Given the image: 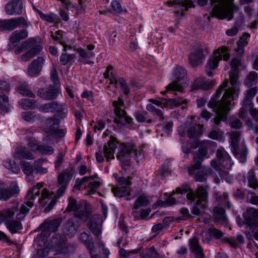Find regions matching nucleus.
<instances>
[{
  "mask_svg": "<svg viewBox=\"0 0 258 258\" xmlns=\"http://www.w3.org/2000/svg\"><path fill=\"white\" fill-rule=\"evenodd\" d=\"M246 179L249 187L256 189L258 188V179L253 170H250L246 174Z\"/></svg>",
  "mask_w": 258,
  "mask_h": 258,
  "instance_id": "obj_37",
  "label": "nucleus"
},
{
  "mask_svg": "<svg viewBox=\"0 0 258 258\" xmlns=\"http://www.w3.org/2000/svg\"><path fill=\"white\" fill-rule=\"evenodd\" d=\"M38 14L41 19L49 23H54L57 17L52 13L50 14H45L41 11H38Z\"/></svg>",
  "mask_w": 258,
  "mask_h": 258,
  "instance_id": "obj_58",
  "label": "nucleus"
},
{
  "mask_svg": "<svg viewBox=\"0 0 258 258\" xmlns=\"http://www.w3.org/2000/svg\"><path fill=\"white\" fill-rule=\"evenodd\" d=\"M113 176L118 184H125L128 182V180H131L132 179V177L131 176H127L126 177H119L117 173H114Z\"/></svg>",
  "mask_w": 258,
  "mask_h": 258,
  "instance_id": "obj_64",
  "label": "nucleus"
},
{
  "mask_svg": "<svg viewBox=\"0 0 258 258\" xmlns=\"http://www.w3.org/2000/svg\"><path fill=\"white\" fill-rule=\"evenodd\" d=\"M231 151L235 157L240 163H244L246 162L248 150L245 146H242L231 149Z\"/></svg>",
  "mask_w": 258,
  "mask_h": 258,
  "instance_id": "obj_31",
  "label": "nucleus"
},
{
  "mask_svg": "<svg viewBox=\"0 0 258 258\" xmlns=\"http://www.w3.org/2000/svg\"><path fill=\"white\" fill-rule=\"evenodd\" d=\"M54 149L51 147L45 145H39L37 152L44 155H50L53 153Z\"/></svg>",
  "mask_w": 258,
  "mask_h": 258,
  "instance_id": "obj_60",
  "label": "nucleus"
},
{
  "mask_svg": "<svg viewBox=\"0 0 258 258\" xmlns=\"http://www.w3.org/2000/svg\"><path fill=\"white\" fill-rule=\"evenodd\" d=\"M16 91L23 96H27L34 98L35 95L30 89L29 87L26 83H23L16 87Z\"/></svg>",
  "mask_w": 258,
  "mask_h": 258,
  "instance_id": "obj_36",
  "label": "nucleus"
},
{
  "mask_svg": "<svg viewBox=\"0 0 258 258\" xmlns=\"http://www.w3.org/2000/svg\"><path fill=\"white\" fill-rule=\"evenodd\" d=\"M3 163L5 167L11 170L13 173L18 174L20 172V168L14 161L10 159H7L3 162Z\"/></svg>",
  "mask_w": 258,
  "mask_h": 258,
  "instance_id": "obj_43",
  "label": "nucleus"
},
{
  "mask_svg": "<svg viewBox=\"0 0 258 258\" xmlns=\"http://www.w3.org/2000/svg\"><path fill=\"white\" fill-rule=\"evenodd\" d=\"M59 93V90L54 86L50 85L46 88H41L38 90L37 95L46 100L55 99Z\"/></svg>",
  "mask_w": 258,
  "mask_h": 258,
  "instance_id": "obj_21",
  "label": "nucleus"
},
{
  "mask_svg": "<svg viewBox=\"0 0 258 258\" xmlns=\"http://www.w3.org/2000/svg\"><path fill=\"white\" fill-rule=\"evenodd\" d=\"M210 52V48L206 44L198 45L194 51L191 52L188 56L189 63L193 67H196L201 64L204 58Z\"/></svg>",
  "mask_w": 258,
  "mask_h": 258,
  "instance_id": "obj_7",
  "label": "nucleus"
},
{
  "mask_svg": "<svg viewBox=\"0 0 258 258\" xmlns=\"http://www.w3.org/2000/svg\"><path fill=\"white\" fill-rule=\"evenodd\" d=\"M131 184V180H128V182L125 184H118L117 186H112L111 191L115 197L118 198L125 197L130 194Z\"/></svg>",
  "mask_w": 258,
  "mask_h": 258,
  "instance_id": "obj_28",
  "label": "nucleus"
},
{
  "mask_svg": "<svg viewBox=\"0 0 258 258\" xmlns=\"http://www.w3.org/2000/svg\"><path fill=\"white\" fill-rule=\"evenodd\" d=\"M174 76L176 80L166 86L167 91H178L181 92L182 86L179 83L180 80L186 76V70L180 66H177L174 71Z\"/></svg>",
  "mask_w": 258,
  "mask_h": 258,
  "instance_id": "obj_15",
  "label": "nucleus"
},
{
  "mask_svg": "<svg viewBox=\"0 0 258 258\" xmlns=\"http://www.w3.org/2000/svg\"><path fill=\"white\" fill-rule=\"evenodd\" d=\"M0 108L5 112H8L10 110L9 98L6 95L0 96Z\"/></svg>",
  "mask_w": 258,
  "mask_h": 258,
  "instance_id": "obj_53",
  "label": "nucleus"
},
{
  "mask_svg": "<svg viewBox=\"0 0 258 258\" xmlns=\"http://www.w3.org/2000/svg\"><path fill=\"white\" fill-rule=\"evenodd\" d=\"M77 231V228L75 224L71 220H68L65 225V232L71 236L74 235Z\"/></svg>",
  "mask_w": 258,
  "mask_h": 258,
  "instance_id": "obj_54",
  "label": "nucleus"
},
{
  "mask_svg": "<svg viewBox=\"0 0 258 258\" xmlns=\"http://www.w3.org/2000/svg\"><path fill=\"white\" fill-rule=\"evenodd\" d=\"M250 37V34L247 33H244L240 37L239 40L237 43V48L235 49L237 52V55L241 56L244 52V47L247 44V39Z\"/></svg>",
  "mask_w": 258,
  "mask_h": 258,
  "instance_id": "obj_34",
  "label": "nucleus"
},
{
  "mask_svg": "<svg viewBox=\"0 0 258 258\" xmlns=\"http://www.w3.org/2000/svg\"><path fill=\"white\" fill-rule=\"evenodd\" d=\"M36 42V41L35 38H31L23 42L20 46L18 47L16 49L15 51V53L16 54H19L25 50L31 48L35 44Z\"/></svg>",
  "mask_w": 258,
  "mask_h": 258,
  "instance_id": "obj_38",
  "label": "nucleus"
},
{
  "mask_svg": "<svg viewBox=\"0 0 258 258\" xmlns=\"http://www.w3.org/2000/svg\"><path fill=\"white\" fill-rule=\"evenodd\" d=\"M91 214V208L86 201H83L79 203V206L74 213L76 218L82 220H87Z\"/></svg>",
  "mask_w": 258,
  "mask_h": 258,
  "instance_id": "obj_17",
  "label": "nucleus"
},
{
  "mask_svg": "<svg viewBox=\"0 0 258 258\" xmlns=\"http://www.w3.org/2000/svg\"><path fill=\"white\" fill-rule=\"evenodd\" d=\"M241 137V133L239 131H233L230 133V138L231 140V149L240 147L238 145Z\"/></svg>",
  "mask_w": 258,
  "mask_h": 258,
  "instance_id": "obj_48",
  "label": "nucleus"
},
{
  "mask_svg": "<svg viewBox=\"0 0 258 258\" xmlns=\"http://www.w3.org/2000/svg\"><path fill=\"white\" fill-rule=\"evenodd\" d=\"M245 225L250 229L258 228V210L254 208H247L242 215Z\"/></svg>",
  "mask_w": 258,
  "mask_h": 258,
  "instance_id": "obj_13",
  "label": "nucleus"
},
{
  "mask_svg": "<svg viewBox=\"0 0 258 258\" xmlns=\"http://www.w3.org/2000/svg\"><path fill=\"white\" fill-rule=\"evenodd\" d=\"M20 188L17 181L11 182L9 188L5 186L3 182L0 181V200L7 201L12 197H16L20 192Z\"/></svg>",
  "mask_w": 258,
  "mask_h": 258,
  "instance_id": "obj_10",
  "label": "nucleus"
},
{
  "mask_svg": "<svg viewBox=\"0 0 258 258\" xmlns=\"http://www.w3.org/2000/svg\"><path fill=\"white\" fill-rule=\"evenodd\" d=\"M21 117L26 121L32 122L35 121L36 115L31 111H25L21 113Z\"/></svg>",
  "mask_w": 258,
  "mask_h": 258,
  "instance_id": "obj_63",
  "label": "nucleus"
},
{
  "mask_svg": "<svg viewBox=\"0 0 258 258\" xmlns=\"http://www.w3.org/2000/svg\"><path fill=\"white\" fill-rule=\"evenodd\" d=\"M6 13L10 15H20L23 12V5L21 0H13L6 4Z\"/></svg>",
  "mask_w": 258,
  "mask_h": 258,
  "instance_id": "obj_23",
  "label": "nucleus"
},
{
  "mask_svg": "<svg viewBox=\"0 0 258 258\" xmlns=\"http://www.w3.org/2000/svg\"><path fill=\"white\" fill-rule=\"evenodd\" d=\"M70 172L68 170L61 172L57 177V187L56 194L50 193L46 188H43L41 191V197L39 199V203L44 207H46L50 211L56 204L57 200L62 197L69 183L68 180Z\"/></svg>",
  "mask_w": 258,
  "mask_h": 258,
  "instance_id": "obj_3",
  "label": "nucleus"
},
{
  "mask_svg": "<svg viewBox=\"0 0 258 258\" xmlns=\"http://www.w3.org/2000/svg\"><path fill=\"white\" fill-rule=\"evenodd\" d=\"M149 204V200L145 195H141L136 199L134 209H137L140 207H145Z\"/></svg>",
  "mask_w": 258,
  "mask_h": 258,
  "instance_id": "obj_44",
  "label": "nucleus"
},
{
  "mask_svg": "<svg viewBox=\"0 0 258 258\" xmlns=\"http://www.w3.org/2000/svg\"><path fill=\"white\" fill-rule=\"evenodd\" d=\"M116 143V139L111 136L107 144L103 147V153L108 161L110 159H114V154L117 148Z\"/></svg>",
  "mask_w": 258,
  "mask_h": 258,
  "instance_id": "obj_27",
  "label": "nucleus"
},
{
  "mask_svg": "<svg viewBox=\"0 0 258 258\" xmlns=\"http://www.w3.org/2000/svg\"><path fill=\"white\" fill-rule=\"evenodd\" d=\"M62 221L61 218H57L54 219H46L40 225L42 232L41 235L43 237H48L50 234V232H55Z\"/></svg>",
  "mask_w": 258,
  "mask_h": 258,
  "instance_id": "obj_12",
  "label": "nucleus"
},
{
  "mask_svg": "<svg viewBox=\"0 0 258 258\" xmlns=\"http://www.w3.org/2000/svg\"><path fill=\"white\" fill-rule=\"evenodd\" d=\"M207 154V149L206 145L200 146L198 151L194 154L193 158L194 164L188 167V172L190 175H193L196 170L201 168L202 162Z\"/></svg>",
  "mask_w": 258,
  "mask_h": 258,
  "instance_id": "obj_11",
  "label": "nucleus"
},
{
  "mask_svg": "<svg viewBox=\"0 0 258 258\" xmlns=\"http://www.w3.org/2000/svg\"><path fill=\"white\" fill-rule=\"evenodd\" d=\"M188 242L190 251L196 255L195 258H204L203 250L200 246L197 238L190 239Z\"/></svg>",
  "mask_w": 258,
  "mask_h": 258,
  "instance_id": "obj_32",
  "label": "nucleus"
},
{
  "mask_svg": "<svg viewBox=\"0 0 258 258\" xmlns=\"http://www.w3.org/2000/svg\"><path fill=\"white\" fill-rule=\"evenodd\" d=\"M50 33L51 37L54 40L58 41L63 46V51H67V46L64 45V41L63 40L62 31L58 30L54 33L51 31Z\"/></svg>",
  "mask_w": 258,
  "mask_h": 258,
  "instance_id": "obj_50",
  "label": "nucleus"
},
{
  "mask_svg": "<svg viewBox=\"0 0 258 258\" xmlns=\"http://www.w3.org/2000/svg\"><path fill=\"white\" fill-rule=\"evenodd\" d=\"M20 165L22 166V171L26 175H30L33 174L34 172L33 166L28 162L21 161Z\"/></svg>",
  "mask_w": 258,
  "mask_h": 258,
  "instance_id": "obj_57",
  "label": "nucleus"
},
{
  "mask_svg": "<svg viewBox=\"0 0 258 258\" xmlns=\"http://www.w3.org/2000/svg\"><path fill=\"white\" fill-rule=\"evenodd\" d=\"M44 183L38 182L29 189L27 192L24 204L19 208L18 204L10 208H7L0 211V224L5 223L7 228L12 234L16 233L23 229L21 223L30 210L34 205L31 201L39 197L40 189Z\"/></svg>",
  "mask_w": 258,
  "mask_h": 258,
  "instance_id": "obj_1",
  "label": "nucleus"
},
{
  "mask_svg": "<svg viewBox=\"0 0 258 258\" xmlns=\"http://www.w3.org/2000/svg\"><path fill=\"white\" fill-rule=\"evenodd\" d=\"M20 106L23 109H32L36 106V101L28 99H22L19 101Z\"/></svg>",
  "mask_w": 258,
  "mask_h": 258,
  "instance_id": "obj_49",
  "label": "nucleus"
},
{
  "mask_svg": "<svg viewBox=\"0 0 258 258\" xmlns=\"http://www.w3.org/2000/svg\"><path fill=\"white\" fill-rule=\"evenodd\" d=\"M209 186L200 185L194 191L189 187L187 184H184L176 188L177 194H183L186 193V198L190 203L194 202L196 199L197 205H201V208L204 209L206 207L205 204L208 202Z\"/></svg>",
  "mask_w": 258,
  "mask_h": 258,
  "instance_id": "obj_4",
  "label": "nucleus"
},
{
  "mask_svg": "<svg viewBox=\"0 0 258 258\" xmlns=\"http://www.w3.org/2000/svg\"><path fill=\"white\" fill-rule=\"evenodd\" d=\"M148 112L146 111H136L135 113L134 116L136 120L140 122H146L147 123H150L152 122V120L151 118H147L146 116Z\"/></svg>",
  "mask_w": 258,
  "mask_h": 258,
  "instance_id": "obj_45",
  "label": "nucleus"
},
{
  "mask_svg": "<svg viewBox=\"0 0 258 258\" xmlns=\"http://www.w3.org/2000/svg\"><path fill=\"white\" fill-rule=\"evenodd\" d=\"M80 239L82 242L86 245L89 251L91 258H98L99 256L96 253L94 243L91 241L92 238L89 233L83 232L80 236Z\"/></svg>",
  "mask_w": 258,
  "mask_h": 258,
  "instance_id": "obj_26",
  "label": "nucleus"
},
{
  "mask_svg": "<svg viewBox=\"0 0 258 258\" xmlns=\"http://www.w3.org/2000/svg\"><path fill=\"white\" fill-rule=\"evenodd\" d=\"M118 84L119 85L124 95L126 96H128L131 92V90L126 81L123 78H118Z\"/></svg>",
  "mask_w": 258,
  "mask_h": 258,
  "instance_id": "obj_56",
  "label": "nucleus"
},
{
  "mask_svg": "<svg viewBox=\"0 0 258 258\" xmlns=\"http://www.w3.org/2000/svg\"><path fill=\"white\" fill-rule=\"evenodd\" d=\"M146 109L151 112L152 115L156 116L159 120L162 121L164 119L162 111L160 109L157 108L153 105L151 104H147Z\"/></svg>",
  "mask_w": 258,
  "mask_h": 258,
  "instance_id": "obj_42",
  "label": "nucleus"
},
{
  "mask_svg": "<svg viewBox=\"0 0 258 258\" xmlns=\"http://www.w3.org/2000/svg\"><path fill=\"white\" fill-rule=\"evenodd\" d=\"M221 59L222 54L219 52V50H215L209 57L205 66V72L208 76H212V71L217 68L219 61Z\"/></svg>",
  "mask_w": 258,
  "mask_h": 258,
  "instance_id": "obj_16",
  "label": "nucleus"
},
{
  "mask_svg": "<svg viewBox=\"0 0 258 258\" xmlns=\"http://www.w3.org/2000/svg\"><path fill=\"white\" fill-rule=\"evenodd\" d=\"M67 238L63 234L56 233L54 235L51 240L52 244L57 248L60 249L63 253H67L65 250V248H69L71 251L74 250V245H68L66 243Z\"/></svg>",
  "mask_w": 258,
  "mask_h": 258,
  "instance_id": "obj_20",
  "label": "nucleus"
},
{
  "mask_svg": "<svg viewBox=\"0 0 258 258\" xmlns=\"http://www.w3.org/2000/svg\"><path fill=\"white\" fill-rule=\"evenodd\" d=\"M123 100L120 97H118L117 101H113L112 102V105L114 107V111L116 115L114 120V122L122 125L127 123H131L133 121V118L127 115V113L124 110L120 108V107L123 106Z\"/></svg>",
  "mask_w": 258,
  "mask_h": 258,
  "instance_id": "obj_8",
  "label": "nucleus"
},
{
  "mask_svg": "<svg viewBox=\"0 0 258 258\" xmlns=\"http://www.w3.org/2000/svg\"><path fill=\"white\" fill-rule=\"evenodd\" d=\"M27 36L28 31L27 30H16L12 34L10 40L12 43H15L26 38Z\"/></svg>",
  "mask_w": 258,
  "mask_h": 258,
  "instance_id": "obj_35",
  "label": "nucleus"
},
{
  "mask_svg": "<svg viewBox=\"0 0 258 258\" xmlns=\"http://www.w3.org/2000/svg\"><path fill=\"white\" fill-rule=\"evenodd\" d=\"M215 214V219L220 222H224L226 221L227 218L225 214V210L219 207H216L213 209Z\"/></svg>",
  "mask_w": 258,
  "mask_h": 258,
  "instance_id": "obj_46",
  "label": "nucleus"
},
{
  "mask_svg": "<svg viewBox=\"0 0 258 258\" xmlns=\"http://www.w3.org/2000/svg\"><path fill=\"white\" fill-rule=\"evenodd\" d=\"M78 206H79V203H77L76 200H75L73 198L70 197L69 198V203L68 206L66 209V211H74V212L75 209L78 207Z\"/></svg>",
  "mask_w": 258,
  "mask_h": 258,
  "instance_id": "obj_61",
  "label": "nucleus"
},
{
  "mask_svg": "<svg viewBox=\"0 0 258 258\" xmlns=\"http://www.w3.org/2000/svg\"><path fill=\"white\" fill-rule=\"evenodd\" d=\"M257 74L255 72L249 73L245 79V85L246 86H257Z\"/></svg>",
  "mask_w": 258,
  "mask_h": 258,
  "instance_id": "obj_41",
  "label": "nucleus"
},
{
  "mask_svg": "<svg viewBox=\"0 0 258 258\" xmlns=\"http://www.w3.org/2000/svg\"><path fill=\"white\" fill-rule=\"evenodd\" d=\"M77 52L80 57L82 58H90L94 56V53L92 51H87L82 48H78Z\"/></svg>",
  "mask_w": 258,
  "mask_h": 258,
  "instance_id": "obj_62",
  "label": "nucleus"
},
{
  "mask_svg": "<svg viewBox=\"0 0 258 258\" xmlns=\"http://www.w3.org/2000/svg\"><path fill=\"white\" fill-rule=\"evenodd\" d=\"M42 46L36 45L21 56L20 59L22 61H27L31 58L34 57L42 50Z\"/></svg>",
  "mask_w": 258,
  "mask_h": 258,
  "instance_id": "obj_33",
  "label": "nucleus"
},
{
  "mask_svg": "<svg viewBox=\"0 0 258 258\" xmlns=\"http://www.w3.org/2000/svg\"><path fill=\"white\" fill-rule=\"evenodd\" d=\"M216 157L220 160L221 167L227 170H230L234 164L229 154L223 148L216 151Z\"/></svg>",
  "mask_w": 258,
  "mask_h": 258,
  "instance_id": "obj_22",
  "label": "nucleus"
},
{
  "mask_svg": "<svg viewBox=\"0 0 258 258\" xmlns=\"http://www.w3.org/2000/svg\"><path fill=\"white\" fill-rule=\"evenodd\" d=\"M229 78H230V82L231 85H232V87H231V88H229L228 89H226L225 88L227 87V85H228V84H227L226 86H225L224 88L222 93L223 92V91H224V93L223 95V96H224L228 91H229L231 92V96H230V102H231V100L233 98V95H234V92L236 90V87L237 83V80L238 78V71H231L230 72ZM227 80L228 81L227 83H228L229 80L228 79H226L225 80V81L223 82V83L219 87H221L223 85V84ZM219 88L220 87H219Z\"/></svg>",
  "mask_w": 258,
  "mask_h": 258,
  "instance_id": "obj_24",
  "label": "nucleus"
},
{
  "mask_svg": "<svg viewBox=\"0 0 258 258\" xmlns=\"http://www.w3.org/2000/svg\"><path fill=\"white\" fill-rule=\"evenodd\" d=\"M210 1L212 4H216L213 9L212 13L218 19L231 20L233 17V13L239 11V7L233 3L234 0Z\"/></svg>",
  "mask_w": 258,
  "mask_h": 258,
  "instance_id": "obj_5",
  "label": "nucleus"
},
{
  "mask_svg": "<svg viewBox=\"0 0 258 258\" xmlns=\"http://www.w3.org/2000/svg\"><path fill=\"white\" fill-rule=\"evenodd\" d=\"M87 227L91 232L97 237L101 233L102 225L98 215H93L87 223Z\"/></svg>",
  "mask_w": 258,
  "mask_h": 258,
  "instance_id": "obj_25",
  "label": "nucleus"
},
{
  "mask_svg": "<svg viewBox=\"0 0 258 258\" xmlns=\"http://www.w3.org/2000/svg\"><path fill=\"white\" fill-rule=\"evenodd\" d=\"M39 109L44 113L56 112V115L60 118H66L67 115V105L64 103L59 104L57 101L42 104Z\"/></svg>",
  "mask_w": 258,
  "mask_h": 258,
  "instance_id": "obj_9",
  "label": "nucleus"
},
{
  "mask_svg": "<svg viewBox=\"0 0 258 258\" xmlns=\"http://www.w3.org/2000/svg\"><path fill=\"white\" fill-rule=\"evenodd\" d=\"M14 157L19 159L32 160L34 158V155L25 147L22 146H18L16 148L14 153Z\"/></svg>",
  "mask_w": 258,
  "mask_h": 258,
  "instance_id": "obj_30",
  "label": "nucleus"
},
{
  "mask_svg": "<svg viewBox=\"0 0 258 258\" xmlns=\"http://www.w3.org/2000/svg\"><path fill=\"white\" fill-rule=\"evenodd\" d=\"M47 132L53 134L54 131L58 127L59 120L56 118H48L45 120Z\"/></svg>",
  "mask_w": 258,
  "mask_h": 258,
  "instance_id": "obj_39",
  "label": "nucleus"
},
{
  "mask_svg": "<svg viewBox=\"0 0 258 258\" xmlns=\"http://www.w3.org/2000/svg\"><path fill=\"white\" fill-rule=\"evenodd\" d=\"M253 104L245 105L242 104V107L239 111V116L242 119L246 118L247 113L253 108Z\"/></svg>",
  "mask_w": 258,
  "mask_h": 258,
  "instance_id": "obj_59",
  "label": "nucleus"
},
{
  "mask_svg": "<svg viewBox=\"0 0 258 258\" xmlns=\"http://www.w3.org/2000/svg\"><path fill=\"white\" fill-rule=\"evenodd\" d=\"M203 168L202 170L198 171L194 175V179L197 182H204L207 180V170H205Z\"/></svg>",
  "mask_w": 258,
  "mask_h": 258,
  "instance_id": "obj_55",
  "label": "nucleus"
},
{
  "mask_svg": "<svg viewBox=\"0 0 258 258\" xmlns=\"http://www.w3.org/2000/svg\"><path fill=\"white\" fill-rule=\"evenodd\" d=\"M133 147L130 144H121L118 148L116 158L120 161V165L122 170L128 176L134 175L136 172L131 164V154Z\"/></svg>",
  "mask_w": 258,
  "mask_h": 258,
  "instance_id": "obj_6",
  "label": "nucleus"
},
{
  "mask_svg": "<svg viewBox=\"0 0 258 258\" xmlns=\"http://www.w3.org/2000/svg\"><path fill=\"white\" fill-rule=\"evenodd\" d=\"M133 147V149L131 150V152H133L135 160L136 161L137 163H139L144 161L145 155L143 150L140 149L139 150L135 149L134 146L130 144Z\"/></svg>",
  "mask_w": 258,
  "mask_h": 258,
  "instance_id": "obj_51",
  "label": "nucleus"
},
{
  "mask_svg": "<svg viewBox=\"0 0 258 258\" xmlns=\"http://www.w3.org/2000/svg\"><path fill=\"white\" fill-rule=\"evenodd\" d=\"M45 62L43 56H38L34 59L29 65L27 69V73L31 77H38L42 71V67Z\"/></svg>",
  "mask_w": 258,
  "mask_h": 258,
  "instance_id": "obj_19",
  "label": "nucleus"
},
{
  "mask_svg": "<svg viewBox=\"0 0 258 258\" xmlns=\"http://www.w3.org/2000/svg\"><path fill=\"white\" fill-rule=\"evenodd\" d=\"M167 5L169 6L174 7L175 9V13L177 15L183 16L184 12L188 10V8L193 6V3L191 1L188 0H182L177 1H168Z\"/></svg>",
  "mask_w": 258,
  "mask_h": 258,
  "instance_id": "obj_18",
  "label": "nucleus"
},
{
  "mask_svg": "<svg viewBox=\"0 0 258 258\" xmlns=\"http://www.w3.org/2000/svg\"><path fill=\"white\" fill-rule=\"evenodd\" d=\"M44 161L43 159H38L34 161V169L37 173L45 174L47 173V169L42 167Z\"/></svg>",
  "mask_w": 258,
  "mask_h": 258,
  "instance_id": "obj_47",
  "label": "nucleus"
},
{
  "mask_svg": "<svg viewBox=\"0 0 258 258\" xmlns=\"http://www.w3.org/2000/svg\"><path fill=\"white\" fill-rule=\"evenodd\" d=\"M21 26H27V23L23 17L9 20H0V31L12 30Z\"/></svg>",
  "mask_w": 258,
  "mask_h": 258,
  "instance_id": "obj_14",
  "label": "nucleus"
},
{
  "mask_svg": "<svg viewBox=\"0 0 258 258\" xmlns=\"http://www.w3.org/2000/svg\"><path fill=\"white\" fill-rule=\"evenodd\" d=\"M213 81L206 80L205 78H198L195 80L192 85V89L208 90L210 89L214 85Z\"/></svg>",
  "mask_w": 258,
  "mask_h": 258,
  "instance_id": "obj_29",
  "label": "nucleus"
},
{
  "mask_svg": "<svg viewBox=\"0 0 258 258\" xmlns=\"http://www.w3.org/2000/svg\"><path fill=\"white\" fill-rule=\"evenodd\" d=\"M208 233L211 237L216 239H222L225 233L215 227H211L208 230Z\"/></svg>",
  "mask_w": 258,
  "mask_h": 258,
  "instance_id": "obj_52",
  "label": "nucleus"
},
{
  "mask_svg": "<svg viewBox=\"0 0 258 258\" xmlns=\"http://www.w3.org/2000/svg\"><path fill=\"white\" fill-rule=\"evenodd\" d=\"M228 81H226L223 85L217 89L215 95L210 99L208 107L213 108L216 111L217 117L211 119L216 125H219L221 121H225L227 119L228 112L230 110V96L231 92L228 91L226 94L219 99L222 94L224 88L226 86Z\"/></svg>",
  "mask_w": 258,
  "mask_h": 258,
  "instance_id": "obj_2",
  "label": "nucleus"
},
{
  "mask_svg": "<svg viewBox=\"0 0 258 258\" xmlns=\"http://www.w3.org/2000/svg\"><path fill=\"white\" fill-rule=\"evenodd\" d=\"M76 57V56L75 54L62 53L59 57L60 63L63 66H66L68 63L72 64Z\"/></svg>",
  "mask_w": 258,
  "mask_h": 258,
  "instance_id": "obj_40",
  "label": "nucleus"
}]
</instances>
